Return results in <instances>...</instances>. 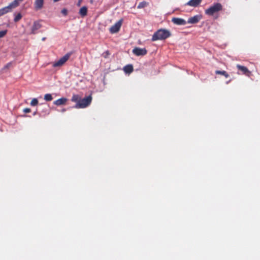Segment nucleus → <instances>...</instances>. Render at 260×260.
<instances>
[{
  "instance_id": "f257e3e1",
  "label": "nucleus",
  "mask_w": 260,
  "mask_h": 260,
  "mask_svg": "<svg viewBox=\"0 0 260 260\" xmlns=\"http://www.w3.org/2000/svg\"><path fill=\"white\" fill-rule=\"evenodd\" d=\"M171 36L170 32L165 29H159L152 36V41L165 40Z\"/></svg>"
},
{
  "instance_id": "f03ea898",
  "label": "nucleus",
  "mask_w": 260,
  "mask_h": 260,
  "mask_svg": "<svg viewBox=\"0 0 260 260\" xmlns=\"http://www.w3.org/2000/svg\"><path fill=\"white\" fill-rule=\"evenodd\" d=\"M23 1V0H14L11 3L9 6L1 9L0 16L11 12L13 9L17 7Z\"/></svg>"
},
{
  "instance_id": "7ed1b4c3",
  "label": "nucleus",
  "mask_w": 260,
  "mask_h": 260,
  "mask_svg": "<svg viewBox=\"0 0 260 260\" xmlns=\"http://www.w3.org/2000/svg\"><path fill=\"white\" fill-rule=\"evenodd\" d=\"M222 6L221 4L217 3L214 4L213 5L210 7L208 9L205 10V13L207 15L212 16L214 14L222 10Z\"/></svg>"
},
{
  "instance_id": "20e7f679",
  "label": "nucleus",
  "mask_w": 260,
  "mask_h": 260,
  "mask_svg": "<svg viewBox=\"0 0 260 260\" xmlns=\"http://www.w3.org/2000/svg\"><path fill=\"white\" fill-rule=\"evenodd\" d=\"M72 54V52H68L58 60L52 62V67L56 68L62 66L69 60Z\"/></svg>"
},
{
  "instance_id": "39448f33",
  "label": "nucleus",
  "mask_w": 260,
  "mask_h": 260,
  "mask_svg": "<svg viewBox=\"0 0 260 260\" xmlns=\"http://www.w3.org/2000/svg\"><path fill=\"white\" fill-rule=\"evenodd\" d=\"M92 101L91 95H89L83 99L80 100L79 102L77 103L75 106L76 108H84L89 106Z\"/></svg>"
},
{
  "instance_id": "423d86ee",
  "label": "nucleus",
  "mask_w": 260,
  "mask_h": 260,
  "mask_svg": "<svg viewBox=\"0 0 260 260\" xmlns=\"http://www.w3.org/2000/svg\"><path fill=\"white\" fill-rule=\"evenodd\" d=\"M122 22V20L121 19L117 22L114 25H112L109 29L110 32L111 34H115L117 32L121 26Z\"/></svg>"
},
{
  "instance_id": "0eeeda50",
  "label": "nucleus",
  "mask_w": 260,
  "mask_h": 260,
  "mask_svg": "<svg viewBox=\"0 0 260 260\" xmlns=\"http://www.w3.org/2000/svg\"><path fill=\"white\" fill-rule=\"evenodd\" d=\"M133 52L137 56H143L147 54V51L145 48L136 47L133 50Z\"/></svg>"
},
{
  "instance_id": "6e6552de",
  "label": "nucleus",
  "mask_w": 260,
  "mask_h": 260,
  "mask_svg": "<svg viewBox=\"0 0 260 260\" xmlns=\"http://www.w3.org/2000/svg\"><path fill=\"white\" fill-rule=\"evenodd\" d=\"M172 22L177 25H184L186 24V21L181 18L174 17L172 19Z\"/></svg>"
},
{
  "instance_id": "1a4fd4ad",
  "label": "nucleus",
  "mask_w": 260,
  "mask_h": 260,
  "mask_svg": "<svg viewBox=\"0 0 260 260\" xmlns=\"http://www.w3.org/2000/svg\"><path fill=\"white\" fill-rule=\"evenodd\" d=\"M238 70L241 71L242 73L248 77H249L251 75V72L248 70V69L244 66H241L240 64H237L236 66Z\"/></svg>"
},
{
  "instance_id": "9d476101",
  "label": "nucleus",
  "mask_w": 260,
  "mask_h": 260,
  "mask_svg": "<svg viewBox=\"0 0 260 260\" xmlns=\"http://www.w3.org/2000/svg\"><path fill=\"white\" fill-rule=\"evenodd\" d=\"M201 18V15H197L193 17H190L188 19L187 23L190 24H196L199 22Z\"/></svg>"
},
{
  "instance_id": "9b49d317",
  "label": "nucleus",
  "mask_w": 260,
  "mask_h": 260,
  "mask_svg": "<svg viewBox=\"0 0 260 260\" xmlns=\"http://www.w3.org/2000/svg\"><path fill=\"white\" fill-rule=\"evenodd\" d=\"M44 0H35L34 7L36 10H39L43 8Z\"/></svg>"
},
{
  "instance_id": "f8f14e48",
  "label": "nucleus",
  "mask_w": 260,
  "mask_h": 260,
  "mask_svg": "<svg viewBox=\"0 0 260 260\" xmlns=\"http://www.w3.org/2000/svg\"><path fill=\"white\" fill-rule=\"evenodd\" d=\"M202 1V0H190L185 4V5L196 7L201 4Z\"/></svg>"
},
{
  "instance_id": "ddd939ff",
  "label": "nucleus",
  "mask_w": 260,
  "mask_h": 260,
  "mask_svg": "<svg viewBox=\"0 0 260 260\" xmlns=\"http://www.w3.org/2000/svg\"><path fill=\"white\" fill-rule=\"evenodd\" d=\"M41 27V25L39 22H34L33 25L32 26L31 34H35L36 33L37 30L40 29Z\"/></svg>"
},
{
  "instance_id": "4468645a",
  "label": "nucleus",
  "mask_w": 260,
  "mask_h": 260,
  "mask_svg": "<svg viewBox=\"0 0 260 260\" xmlns=\"http://www.w3.org/2000/svg\"><path fill=\"white\" fill-rule=\"evenodd\" d=\"M67 99L65 98H61L55 101H54L53 104L56 106H60L66 104L67 102Z\"/></svg>"
},
{
  "instance_id": "2eb2a0df",
  "label": "nucleus",
  "mask_w": 260,
  "mask_h": 260,
  "mask_svg": "<svg viewBox=\"0 0 260 260\" xmlns=\"http://www.w3.org/2000/svg\"><path fill=\"white\" fill-rule=\"evenodd\" d=\"M79 14L82 17H85L87 14V8L86 6L81 7L79 10Z\"/></svg>"
},
{
  "instance_id": "dca6fc26",
  "label": "nucleus",
  "mask_w": 260,
  "mask_h": 260,
  "mask_svg": "<svg viewBox=\"0 0 260 260\" xmlns=\"http://www.w3.org/2000/svg\"><path fill=\"white\" fill-rule=\"evenodd\" d=\"M123 71L125 73L130 74L134 71L133 66L132 64H127L124 67Z\"/></svg>"
},
{
  "instance_id": "f3484780",
  "label": "nucleus",
  "mask_w": 260,
  "mask_h": 260,
  "mask_svg": "<svg viewBox=\"0 0 260 260\" xmlns=\"http://www.w3.org/2000/svg\"><path fill=\"white\" fill-rule=\"evenodd\" d=\"M215 74L218 75H221L224 76L225 78H228L229 77V75L228 74V73L225 71H219L216 70L215 71Z\"/></svg>"
},
{
  "instance_id": "a211bd4d",
  "label": "nucleus",
  "mask_w": 260,
  "mask_h": 260,
  "mask_svg": "<svg viewBox=\"0 0 260 260\" xmlns=\"http://www.w3.org/2000/svg\"><path fill=\"white\" fill-rule=\"evenodd\" d=\"M80 98H81L79 95L74 94L72 97L71 101L72 102H76L77 103H78L79 102V101H80Z\"/></svg>"
},
{
  "instance_id": "6ab92c4d",
  "label": "nucleus",
  "mask_w": 260,
  "mask_h": 260,
  "mask_svg": "<svg viewBox=\"0 0 260 260\" xmlns=\"http://www.w3.org/2000/svg\"><path fill=\"white\" fill-rule=\"evenodd\" d=\"M148 5V3L146 2H142L139 4L137 8L138 9H142L143 8H145V7L147 6Z\"/></svg>"
},
{
  "instance_id": "aec40b11",
  "label": "nucleus",
  "mask_w": 260,
  "mask_h": 260,
  "mask_svg": "<svg viewBox=\"0 0 260 260\" xmlns=\"http://www.w3.org/2000/svg\"><path fill=\"white\" fill-rule=\"evenodd\" d=\"M53 99V98L52 96V95L50 93H47L45 94L44 95V100L46 101H51Z\"/></svg>"
},
{
  "instance_id": "412c9836",
  "label": "nucleus",
  "mask_w": 260,
  "mask_h": 260,
  "mask_svg": "<svg viewBox=\"0 0 260 260\" xmlns=\"http://www.w3.org/2000/svg\"><path fill=\"white\" fill-rule=\"evenodd\" d=\"M22 18V15L20 13H18L17 15H16L14 21L16 22L19 21Z\"/></svg>"
},
{
  "instance_id": "4be33fe9",
  "label": "nucleus",
  "mask_w": 260,
  "mask_h": 260,
  "mask_svg": "<svg viewBox=\"0 0 260 260\" xmlns=\"http://www.w3.org/2000/svg\"><path fill=\"white\" fill-rule=\"evenodd\" d=\"M38 104V101L37 99H33L31 102H30V105L31 106H37Z\"/></svg>"
},
{
  "instance_id": "5701e85b",
  "label": "nucleus",
  "mask_w": 260,
  "mask_h": 260,
  "mask_svg": "<svg viewBox=\"0 0 260 260\" xmlns=\"http://www.w3.org/2000/svg\"><path fill=\"white\" fill-rule=\"evenodd\" d=\"M110 53L108 50L106 51L102 54V56L104 57L105 58H107L109 57Z\"/></svg>"
},
{
  "instance_id": "b1692460",
  "label": "nucleus",
  "mask_w": 260,
  "mask_h": 260,
  "mask_svg": "<svg viewBox=\"0 0 260 260\" xmlns=\"http://www.w3.org/2000/svg\"><path fill=\"white\" fill-rule=\"evenodd\" d=\"M43 111L42 112H44V114H49L48 111V107L46 105H43Z\"/></svg>"
},
{
  "instance_id": "393cba45",
  "label": "nucleus",
  "mask_w": 260,
  "mask_h": 260,
  "mask_svg": "<svg viewBox=\"0 0 260 260\" xmlns=\"http://www.w3.org/2000/svg\"><path fill=\"white\" fill-rule=\"evenodd\" d=\"M7 30L0 31V38L4 37L6 35V34H7Z\"/></svg>"
},
{
  "instance_id": "a878e982",
  "label": "nucleus",
  "mask_w": 260,
  "mask_h": 260,
  "mask_svg": "<svg viewBox=\"0 0 260 260\" xmlns=\"http://www.w3.org/2000/svg\"><path fill=\"white\" fill-rule=\"evenodd\" d=\"M61 13L64 15V16H67V14H68V10L66 9H63L62 10H61Z\"/></svg>"
},
{
  "instance_id": "bb28decb",
  "label": "nucleus",
  "mask_w": 260,
  "mask_h": 260,
  "mask_svg": "<svg viewBox=\"0 0 260 260\" xmlns=\"http://www.w3.org/2000/svg\"><path fill=\"white\" fill-rule=\"evenodd\" d=\"M23 112L25 113H28L31 112V110L29 108H26L23 109Z\"/></svg>"
},
{
  "instance_id": "cd10ccee",
  "label": "nucleus",
  "mask_w": 260,
  "mask_h": 260,
  "mask_svg": "<svg viewBox=\"0 0 260 260\" xmlns=\"http://www.w3.org/2000/svg\"><path fill=\"white\" fill-rule=\"evenodd\" d=\"M82 1H83V0H78V2L77 4V6L78 7H80L82 4Z\"/></svg>"
},
{
  "instance_id": "c85d7f7f",
  "label": "nucleus",
  "mask_w": 260,
  "mask_h": 260,
  "mask_svg": "<svg viewBox=\"0 0 260 260\" xmlns=\"http://www.w3.org/2000/svg\"><path fill=\"white\" fill-rule=\"evenodd\" d=\"M11 62H9V63H7V64L5 66V67H4V68H7H7H9V67L11 66Z\"/></svg>"
},
{
  "instance_id": "c756f323",
  "label": "nucleus",
  "mask_w": 260,
  "mask_h": 260,
  "mask_svg": "<svg viewBox=\"0 0 260 260\" xmlns=\"http://www.w3.org/2000/svg\"><path fill=\"white\" fill-rule=\"evenodd\" d=\"M45 40V38H42V40H43V41H44Z\"/></svg>"
},
{
  "instance_id": "7c9ffc66",
  "label": "nucleus",
  "mask_w": 260,
  "mask_h": 260,
  "mask_svg": "<svg viewBox=\"0 0 260 260\" xmlns=\"http://www.w3.org/2000/svg\"><path fill=\"white\" fill-rule=\"evenodd\" d=\"M65 111H66V110H65V109H63V110H62V112H64Z\"/></svg>"
}]
</instances>
